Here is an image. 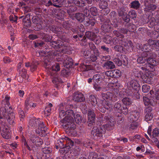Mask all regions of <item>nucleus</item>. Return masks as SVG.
Listing matches in <instances>:
<instances>
[{"label": "nucleus", "instance_id": "obj_23", "mask_svg": "<svg viewBox=\"0 0 159 159\" xmlns=\"http://www.w3.org/2000/svg\"><path fill=\"white\" fill-rule=\"evenodd\" d=\"M128 46H125L124 45H116L113 48L116 51L123 53L127 52Z\"/></svg>", "mask_w": 159, "mask_h": 159}, {"label": "nucleus", "instance_id": "obj_29", "mask_svg": "<svg viewBox=\"0 0 159 159\" xmlns=\"http://www.w3.org/2000/svg\"><path fill=\"white\" fill-rule=\"evenodd\" d=\"M65 139L66 141L65 148L69 150L72 148L74 145V141L67 137H65Z\"/></svg>", "mask_w": 159, "mask_h": 159}, {"label": "nucleus", "instance_id": "obj_22", "mask_svg": "<svg viewBox=\"0 0 159 159\" xmlns=\"http://www.w3.org/2000/svg\"><path fill=\"white\" fill-rule=\"evenodd\" d=\"M139 117V113L136 110L131 112V115L129 117V121H136Z\"/></svg>", "mask_w": 159, "mask_h": 159}, {"label": "nucleus", "instance_id": "obj_42", "mask_svg": "<svg viewBox=\"0 0 159 159\" xmlns=\"http://www.w3.org/2000/svg\"><path fill=\"white\" fill-rule=\"evenodd\" d=\"M53 6L56 7H60L63 4L64 0H52Z\"/></svg>", "mask_w": 159, "mask_h": 159}, {"label": "nucleus", "instance_id": "obj_37", "mask_svg": "<svg viewBox=\"0 0 159 159\" xmlns=\"http://www.w3.org/2000/svg\"><path fill=\"white\" fill-rule=\"evenodd\" d=\"M111 26L107 23H103L101 26V29L105 33L108 32L110 30Z\"/></svg>", "mask_w": 159, "mask_h": 159}, {"label": "nucleus", "instance_id": "obj_36", "mask_svg": "<svg viewBox=\"0 0 159 159\" xmlns=\"http://www.w3.org/2000/svg\"><path fill=\"white\" fill-rule=\"evenodd\" d=\"M99 6L100 8H105L107 7L108 6V2L109 0H99Z\"/></svg>", "mask_w": 159, "mask_h": 159}, {"label": "nucleus", "instance_id": "obj_12", "mask_svg": "<svg viewBox=\"0 0 159 159\" xmlns=\"http://www.w3.org/2000/svg\"><path fill=\"white\" fill-rule=\"evenodd\" d=\"M105 132V128L102 126L99 128L97 127H94L92 129L91 133L93 135L94 138H96L98 137H101L102 136V134Z\"/></svg>", "mask_w": 159, "mask_h": 159}, {"label": "nucleus", "instance_id": "obj_25", "mask_svg": "<svg viewBox=\"0 0 159 159\" xmlns=\"http://www.w3.org/2000/svg\"><path fill=\"white\" fill-rule=\"evenodd\" d=\"M76 19L78 22L81 23L83 22L85 20L84 15L83 13L77 12L74 15L73 20Z\"/></svg>", "mask_w": 159, "mask_h": 159}, {"label": "nucleus", "instance_id": "obj_40", "mask_svg": "<svg viewBox=\"0 0 159 159\" xmlns=\"http://www.w3.org/2000/svg\"><path fill=\"white\" fill-rule=\"evenodd\" d=\"M144 45H143V48L145 50V52H143L142 53V55L143 56H145V57H147V56H148L149 55H151L152 54V53H154L153 52H150V51L152 50V48H149V47L148 46H146V48H145L144 47Z\"/></svg>", "mask_w": 159, "mask_h": 159}, {"label": "nucleus", "instance_id": "obj_45", "mask_svg": "<svg viewBox=\"0 0 159 159\" xmlns=\"http://www.w3.org/2000/svg\"><path fill=\"white\" fill-rule=\"evenodd\" d=\"M156 40H153L151 39H149L147 41V43L144 45V47L146 48V46L149 47V48H152Z\"/></svg>", "mask_w": 159, "mask_h": 159}, {"label": "nucleus", "instance_id": "obj_32", "mask_svg": "<svg viewBox=\"0 0 159 159\" xmlns=\"http://www.w3.org/2000/svg\"><path fill=\"white\" fill-rule=\"evenodd\" d=\"M102 106L107 110L111 111L113 109V104L112 102L108 101H105L104 103H103Z\"/></svg>", "mask_w": 159, "mask_h": 159}, {"label": "nucleus", "instance_id": "obj_64", "mask_svg": "<svg viewBox=\"0 0 159 159\" xmlns=\"http://www.w3.org/2000/svg\"><path fill=\"white\" fill-rule=\"evenodd\" d=\"M98 155L97 153L93 152L89 153L88 157V159H96L97 158Z\"/></svg>", "mask_w": 159, "mask_h": 159}, {"label": "nucleus", "instance_id": "obj_13", "mask_svg": "<svg viewBox=\"0 0 159 159\" xmlns=\"http://www.w3.org/2000/svg\"><path fill=\"white\" fill-rule=\"evenodd\" d=\"M88 125L90 126L92 125H93L95 123V115L93 110L89 109L88 111Z\"/></svg>", "mask_w": 159, "mask_h": 159}, {"label": "nucleus", "instance_id": "obj_47", "mask_svg": "<svg viewBox=\"0 0 159 159\" xmlns=\"http://www.w3.org/2000/svg\"><path fill=\"white\" fill-rule=\"evenodd\" d=\"M89 101L91 102L92 104L94 107L97 104V102L95 96L93 95H91L89 97Z\"/></svg>", "mask_w": 159, "mask_h": 159}, {"label": "nucleus", "instance_id": "obj_5", "mask_svg": "<svg viewBox=\"0 0 159 159\" xmlns=\"http://www.w3.org/2000/svg\"><path fill=\"white\" fill-rule=\"evenodd\" d=\"M114 45H124L125 46L131 47L132 43L130 40L127 41V39L125 38L115 37L112 38V42Z\"/></svg>", "mask_w": 159, "mask_h": 159}, {"label": "nucleus", "instance_id": "obj_2", "mask_svg": "<svg viewBox=\"0 0 159 159\" xmlns=\"http://www.w3.org/2000/svg\"><path fill=\"white\" fill-rule=\"evenodd\" d=\"M60 108L61 109H65L66 111V116L63 118V122H73L74 117L76 113L73 110V105L61 103L60 104Z\"/></svg>", "mask_w": 159, "mask_h": 159}, {"label": "nucleus", "instance_id": "obj_19", "mask_svg": "<svg viewBox=\"0 0 159 159\" xmlns=\"http://www.w3.org/2000/svg\"><path fill=\"white\" fill-rule=\"evenodd\" d=\"M64 59L63 62L64 66L66 68L72 67L73 64L72 58L65 55Z\"/></svg>", "mask_w": 159, "mask_h": 159}, {"label": "nucleus", "instance_id": "obj_44", "mask_svg": "<svg viewBox=\"0 0 159 159\" xmlns=\"http://www.w3.org/2000/svg\"><path fill=\"white\" fill-rule=\"evenodd\" d=\"M122 107V106H121L120 102H118L115 103L114 106L113 108L115 111L118 113H120L121 112Z\"/></svg>", "mask_w": 159, "mask_h": 159}, {"label": "nucleus", "instance_id": "obj_60", "mask_svg": "<svg viewBox=\"0 0 159 159\" xmlns=\"http://www.w3.org/2000/svg\"><path fill=\"white\" fill-rule=\"evenodd\" d=\"M81 109L84 114L86 113L88 111L87 105L84 103H83L80 105Z\"/></svg>", "mask_w": 159, "mask_h": 159}, {"label": "nucleus", "instance_id": "obj_9", "mask_svg": "<svg viewBox=\"0 0 159 159\" xmlns=\"http://www.w3.org/2000/svg\"><path fill=\"white\" fill-rule=\"evenodd\" d=\"M0 124L3 126L1 134L3 138L8 139L11 137V133L8 126L4 122L0 120Z\"/></svg>", "mask_w": 159, "mask_h": 159}, {"label": "nucleus", "instance_id": "obj_6", "mask_svg": "<svg viewBox=\"0 0 159 159\" xmlns=\"http://www.w3.org/2000/svg\"><path fill=\"white\" fill-rule=\"evenodd\" d=\"M63 126L64 128L66 129V131L69 135H73L75 134V129L76 126L73 122H63Z\"/></svg>", "mask_w": 159, "mask_h": 159}, {"label": "nucleus", "instance_id": "obj_31", "mask_svg": "<svg viewBox=\"0 0 159 159\" xmlns=\"http://www.w3.org/2000/svg\"><path fill=\"white\" fill-rule=\"evenodd\" d=\"M23 24L24 26L28 27L31 26V22L30 16H26L23 19Z\"/></svg>", "mask_w": 159, "mask_h": 159}, {"label": "nucleus", "instance_id": "obj_27", "mask_svg": "<svg viewBox=\"0 0 159 159\" xmlns=\"http://www.w3.org/2000/svg\"><path fill=\"white\" fill-rule=\"evenodd\" d=\"M49 29L55 33L62 32V28L61 27L56 25H49L48 26Z\"/></svg>", "mask_w": 159, "mask_h": 159}, {"label": "nucleus", "instance_id": "obj_54", "mask_svg": "<svg viewBox=\"0 0 159 159\" xmlns=\"http://www.w3.org/2000/svg\"><path fill=\"white\" fill-rule=\"evenodd\" d=\"M59 108L60 110L59 113V117L61 119H63V118L65 117V116H66V110L65 109H61L60 105H59Z\"/></svg>", "mask_w": 159, "mask_h": 159}, {"label": "nucleus", "instance_id": "obj_3", "mask_svg": "<svg viewBox=\"0 0 159 159\" xmlns=\"http://www.w3.org/2000/svg\"><path fill=\"white\" fill-rule=\"evenodd\" d=\"M7 108L3 107L0 108V113L2 115L3 118L6 119L11 125H14L15 124V115L14 113H8Z\"/></svg>", "mask_w": 159, "mask_h": 159}, {"label": "nucleus", "instance_id": "obj_52", "mask_svg": "<svg viewBox=\"0 0 159 159\" xmlns=\"http://www.w3.org/2000/svg\"><path fill=\"white\" fill-rule=\"evenodd\" d=\"M74 119H75L76 122L78 124L80 123L82 121L81 116L79 114L77 113L74 117Z\"/></svg>", "mask_w": 159, "mask_h": 159}, {"label": "nucleus", "instance_id": "obj_41", "mask_svg": "<svg viewBox=\"0 0 159 159\" xmlns=\"http://www.w3.org/2000/svg\"><path fill=\"white\" fill-rule=\"evenodd\" d=\"M99 55V52H98V54H96L95 53H92L89 57V60L92 62H96V61L98 59V57Z\"/></svg>", "mask_w": 159, "mask_h": 159}, {"label": "nucleus", "instance_id": "obj_8", "mask_svg": "<svg viewBox=\"0 0 159 159\" xmlns=\"http://www.w3.org/2000/svg\"><path fill=\"white\" fill-rule=\"evenodd\" d=\"M104 119L107 121V123L103 125V126H102L103 127L107 130H110L112 129V128L114 126L116 122L113 119V116L108 115L104 117Z\"/></svg>", "mask_w": 159, "mask_h": 159}, {"label": "nucleus", "instance_id": "obj_51", "mask_svg": "<svg viewBox=\"0 0 159 159\" xmlns=\"http://www.w3.org/2000/svg\"><path fill=\"white\" fill-rule=\"evenodd\" d=\"M121 59L122 65H123L124 66H126L128 64V58L126 57L125 55H124L121 56Z\"/></svg>", "mask_w": 159, "mask_h": 159}, {"label": "nucleus", "instance_id": "obj_38", "mask_svg": "<svg viewBox=\"0 0 159 159\" xmlns=\"http://www.w3.org/2000/svg\"><path fill=\"white\" fill-rule=\"evenodd\" d=\"M138 90H135L134 91H129L128 95L132 96L133 97L137 99H139L140 95L138 92Z\"/></svg>", "mask_w": 159, "mask_h": 159}, {"label": "nucleus", "instance_id": "obj_17", "mask_svg": "<svg viewBox=\"0 0 159 159\" xmlns=\"http://www.w3.org/2000/svg\"><path fill=\"white\" fill-rule=\"evenodd\" d=\"M135 76L138 78L141 76L144 82L148 84L151 83V81L152 79L151 75L148 72L145 73L144 74H143L142 75L139 74L137 75H135Z\"/></svg>", "mask_w": 159, "mask_h": 159}, {"label": "nucleus", "instance_id": "obj_21", "mask_svg": "<svg viewBox=\"0 0 159 159\" xmlns=\"http://www.w3.org/2000/svg\"><path fill=\"white\" fill-rule=\"evenodd\" d=\"M42 123L43 122L41 121L40 119L35 118L31 120L29 122L30 125L34 127H36L41 125Z\"/></svg>", "mask_w": 159, "mask_h": 159}, {"label": "nucleus", "instance_id": "obj_1", "mask_svg": "<svg viewBox=\"0 0 159 159\" xmlns=\"http://www.w3.org/2000/svg\"><path fill=\"white\" fill-rule=\"evenodd\" d=\"M60 40L51 42L50 46L54 48L55 51H52L51 52L52 55L55 56H61V53H65L67 51L66 48L68 45L69 40L68 39H63Z\"/></svg>", "mask_w": 159, "mask_h": 159}, {"label": "nucleus", "instance_id": "obj_14", "mask_svg": "<svg viewBox=\"0 0 159 159\" xmlns=\"http://www.w3.org/2000/svg\"><path fill=\"white\" fill-rule=\"evenodd\" d=\"M30 139L32 143L34 144V145L33 144L32 145V148H33L35 146H39L43 143V141L42 139L36 136L32 135L30 137Z\"/></svg>", "mask_w": 159, "mask_h": 159}, {"label": "nucleus", "instance_id": "obj_35", "mask_svg": "<svg viewBox=\"0 0 159 159\" xmlns=\"http://www.w3.org/2000/svg\"><path fill=\"white\" fill-rule=\"evenodd\" d=\"M32 21L34 24L36 25L35 26H37V28L40 29L42 28V26L40 23V20L38 18L33 17L32 18Z\"/></svg>", "mask_w": 159, "mask_h": 159}, {"label": "nucleus", "instance_id": "obj_11", "mask_svg": "<svg viewBox=\"0 0 159 159\" xmlns=\"http://www.w3.org/2000/svg\"><path fill=\"white\" fill-rule=\"evenodd\" d=\"M140 87L138 82L135 80H131L128 84L127 89L129 91H134L139 90Z\"/></svg>", "mask_w": 159, "mask_h": 159}, {"label": "nucleus", "instance_id": "obj_48", "mask_svg": "<svg viewBox=\"0 0 159 159\" xmlns=\"http://www.w3.org/2000/svg\"><path fill=\"white\" fill-rule=\"evenodd\" d=\"M103 40L104 43L107 44H110L112 42V38L109 35H106L104 37Z\"/></svg>", "mask_w": 159, "mask_h": 159}, {"label": "nucleus", "instance_id": "obj_33", "mask_svg": "<svg viewBox=\"0 0 159 159\" xmlns=\"http://www.w3.org/2000/svg\"><path fill=\"white\" fill-rule=\"evenodd\" d=\"M129 5L131 8L138 9L140 7L141 4L139 1L134 0L131 2L130 3Z\"/></svg>", "mask_w": 159, "mask_h": 159}, {"label": "nucleus", "instance_id": "obj_18", "mask_svg": "<svg viewBox=\"0 0 159 159\" xmlns=\"http://www.w3.org/2000/svg\"><path fill=\"white\" fill-rule=\"evenodd\" d=\"M73 100L77 102H82L85 100V98L83 94L79 92H75L73 95Z\"/></svg>", "mask_w": 159, "mask_h": 159}, {"label": "nucleus", "instance_id": "obj_26", "mask_svg": "<svg viewBox=\"0 0 159 159\" xmlns=\"http://www.w3.org/2000/svg\"><path fill=\"white\" fill-rule=\"evenodd\" d=\"M103 76L101 74L94 75L93 79V81L96 83H100L103 81Z\"/></svg>", "mask_w": 159, "mask_h": 159}, {"label": "nucleus", "instance_id": "obj_7", "mask_svg": "<svg viewBox=\"0 0 159 159\" xmlns=\"http://www.w3.org/2000/svg\"><path fill=\"white\" fill-rule=\"evenodd\" d=\"M85 36L89 40L93 41L96 44H99L101 41V37L97 36L94 33L90 31H87L85 32Z\"/></svg>", "mask_w": 159, "mask_h": 159}, {"label": "nucleus", "instance_id": "obj_30", "mask_svg": "<svg viewBox=\"0 0 159 159\" xmlns=\"http://www.w3.org/2000/svg\"><path fill=\"white\" fill-rule=\"evenodd\" d=\"M103 66L108 69H112L115 68V66L113 62L111 61H107L103 64Z\"/></svg>", "mask_w": 159, "mask_h": 159}, {"label": "nucleus", "instance_id": "obj_43", "mask_svg": "<svg viewBox=\"0 0 159 159\" xmlns=\"http://www.w3.org/2000/svg\"><path fill=\"white\" fill-rule=\"evenodd\" d=\"M32 97L30 96L28 97L25 102V108L27 110L30 109V104L32 100Z\"/></svg>", "mask_w": 159, "mask_h": 159}, {"label": "nucleus", "instance_id": "obj_59", "mask_svg": "<svg viewBox=\"0 0 159 159\" xmlns=\"http://www.w3.org/2000/svg\"><path fill=\"white\" fill-rule=\"evenodd\" d=\"M39 63L37 62L33 61L30 65V70L31 71H33L35 70L37 68V66Z\"/></svg>", "mask_w": 159, "mask_h": 159}, {"label": "nucleus", "instance_id": "obj_58", "mask_svg": "<svg viewBox=\"0 0 159 159\" xmlns=\"http://www.w3.org/2000/svg\"><path fill=\"white\" fill-rule=\"evenodd\" d=\"M53 11L55 12V13H54L55 15L58 17L59 19L61 18L60 17V16H62L61 15L60 13H61L62 12H63V11L62 10H61L58 9H53ZM61 14L62 13H61Z\"/></svg>", "mask_w": 159, "mask_h": 159}, {"label": "nucleus", "instance_id": "obj_46", "mask_svg": "<svg viewBox=\"0 0 159 159\" xmlns=\"http://www.w3.org/2000/svg\"><path fill=\"white\" fill-rule=\"evenodd\" d=\"M52 107V105L51 103H49L45 108L44 111L47 116H48L50 115L51 111V107Z\"/></svg>", "mask_w": 159, "mask_h": 159}, {"label": "nucleus", "instance_id": "obj_28", "mask_svg": "<svg viewBox=\"0 0 159 159\" xmlns=\"http://www.w3.org/2000/svg\"><path fill=\"white\" fill-rule=\"evenodd\" d=\"M72 3L75 6L81 8L86 5V3L83 0H73Z\"/></svg>", "mask_w": 159, "mask_h": 159}, {"label": "nucleus", "instance_id": "obj_49", "mask_svg": "<svg viewBox=\"0 0 159 159\" xmlns=\"http://www.w3.org/2000/svg\"><path fill=\"white\" fill-rule=\"evenodd\" d=\"M89 44L90 48L93 51V52L98 54V52H99L95 45L92 43H89Z\"/></svg>", "mask_w": 159, "mask_h": 159}, {"label": "nucleus", "instance_id": "obj_55", "mask_svg": "<svg viewBox=\"0 0 159 159\" xmlns=\"http://www.w3.org/2000/svg\"><path fill=\"white\" fill-rule=\"evenodd\" d=\"M122 101L124 104L125 105V106H126L127 105H130L132 103L131 99L127 97L123 98L122 100Z\"/></svg>", "mask_w": 159, "mask_h": 159}, {"label": "nucleus", "instance_id": "obj_20", "mask_svg": "<svg viewBox=\"0 0 159 159\" xmlns=\"http://www.w3.org/2000/svg\"><path fill=\"white\" fill-rule=\"evenodd\" d=\"M65 139V137L60 139L57 140L55 145L56 149H58L60 148H65L66 142Z\"/></svg>", "mask_w": 159, "mask_h": 159}, {"label": "nucleus", "instance_id": "obj_15", "mask_svg": "<svg viewBox=\"0 0 159 159\" xmlns=\"http://www.w3.org/2000/svg\"><path fill=\"white\" fill-rule=\"evenodd\" d=\"M51 76L52 79V82L55 85V87L58 88L59 84H61L63 82L61 78L58 77L56 72L54 73H52Z\"/></svg>", "mask_w": 159, "mask_h": 159}, {"label": "nucleus", "instance_id": "obj_56", "mask_svg": "<svg viewBox=\"0 0 159 159\" xmlns=\"http://www.w3.org/2000/svg\"><path fill=\"white\" fill-rule=\"evenodd\" d=\"M91 14L93 16H96L98 14V9L95 7H91L89 9Z\"/></svg>", "mask_w": 159, "mask_h": 159}, {"label": "nucleus", "instance_id": "obj_63", "mask_svg": "<svg viewBox=\"0 0 159 159\" xmlns=\"http://www.w3.org/2000/svg\"><path fill=\"white\" fill-rule=\"evenodd\" d=\"M119 30V29H118L117 30H114L113 31V34L119 38H124L125 36L124 35L121 34Z\"/></svg>", "mask_w": 159, "mask_h": 159}, {"label": "nucleus", "instance_id": "obj_53", "mask_svg": "<svg viewBox=\"0 0 159 159\" xmlns=\"http://www.w3.org/2000/svg\"><path fill=\"white\" fill-rule=\"evenodd\" d=\"M118 13L119 16L121 17L127 14L125 12L124 8L123 7L118 9Z\"/></svg>", "mask_w": 159, "mask_h": 159}, {"label": "nucleus", "instance_id": "obj_24", "mask_svg": "<svg viewBox=\"0 0 159 159\" xmlns=\"http://www.w3.org/2000/svg\"><path fill=\"white\" fill-rule=\"evenodd\" d=\"M10 98V97L7 94L5 95V98L2 100V107L6 108L7 110H8V107H9V108H11V107L9 106L10 105L9 102Z\"/></svg>", "mask_w": 159, "mask_h": 159}, {"label": "nucleus", "instance_id": "obj_34", "mask_svg": "<svg viewBox=\"0 0 159 159\" xmlns=\"http://www.w3.org/2000/svg\"><path fill=\"white\" fill-rule=\"evenodd\" d=\"M38 34L43 40L46 42L49 41L50 39L49 35L46 34L41 31L38 33Z\"/></svg>", "mask_w": 159, "mask_h": 159}, {"label": "nucleus", "instance_id": "obj_4", "mask_svg": "<svg viewBox=\"0 0 159 159\" xmlns=\"http://www.w3.org/2000/svg\"><path fill=\"white\" fill-rule=\"evenodd\" d=\"M156 55L155 53H152L151 55L147 56L148 57L147 58V63L145 64L147 67H149L151 69L152 71L154 70V67L157 65V61L156 59L155 58Z\"/></svg>", "mask_w": 159, "mask_h": 159}, {"label": "nucleus", "instance_id": "obj_50", "mask_svg": "<svg viewBox=\"0 0 159 159\" xmlns=\"http://www.w3.org/2000/svg\"><path fill=\"white\" fill-rule=\"evenodd\" d=\"M100 50L101 51L104 52L106 54H109L110 52V48L105 45H102L100 47Z\"/></svg>", "mask_w": 159, "mask_h": 159}, {"label": "nucleus", "instance_id": "obj_39", "mask_svg": "<svg viewBox=\"0 0 159 159\" xmlns=\"http://www.w3.org/2000/svg\"><path fill=\"white\" fill-rule=\"evenodd\" d=\"M130 124L129 125V129L130 130L136 129L139 125L138 122L136 121H130Z\"/></svg>", "mask_w": 159, "mask_h": 159}, {"label": "nucleus", "instance_id": "obj_10", "mask_svg": "<svg viewBox=\"0 0 159 159\" xmlns=\"http://www.w3.org/2000/svg\"><path fill=\"white\" fill-rule=\"evenodd\" d=\"M156 0H145L144 5L145 7L144 10L146 11H154L157 8L156 6L154 4Z\"/></svg>", "mask_w": 159, "mask_h": 159}, {"label": "nucleus", "instance_id": "obj_16", "mask_svg": "<svg viewBox=\"0 0 159 159\" xmlns=\"http://www.w3.org/2000/svg\"><path fill=\"white\" fill-rule=\"evenodd\" d=\"M47 129V128L44 125V123H42L41 125L39 127L35 130V132L41 136H43L46 135Z\"/></svg>", "mask_w": 159, "mask_h": 159}, {"label": "nucleus", "instance_id": "obj_61", "mask_svg": "<svg viewBox=\"0 0 159 159\" xmlns=\"http://www.w3.org/2000/svg\"><path fill=\"white\" fill-rule=\"evenodd\" d=\"M159 36V33L156 31H152L150 34V36L155 39L157 38Z\"/></svg>", "mask_w": 159, "mask_h": 159}, {"label": "nucleus", "instance_id": "obj_57", "mask_svg": "<svg viewBox=\"0 0 159 159\" xmlns=\"http://www.w3.org/2000/svg\"><path fill=\"white\" fill-rule=\"evenodd\" d=\"M43 152L46 154H49L52 151V149L50 147H46L42 148Z\"/></svg>", "mask_w": 159, "mask_h": 159}, {"label": "nucleus", "instance_id": "obj_62", "mask_svg": "<svg viewBox=\"0 0 159 159\" xmlns=\"http://www.w3.org/2000/svg\"><path fill=\"white\" fill-rule=\"evenodd\" d=\"M76 10L75 6H72L67 10V12L69 16H71L73 13L76 11Z\"/></svg>", "mask_w": 159, "mask_h": 159}]
</instances>
